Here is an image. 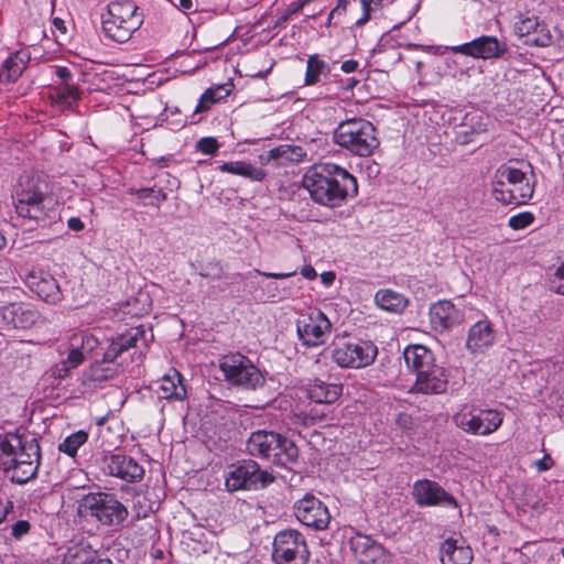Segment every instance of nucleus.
Instances as JSON below:
<instances>
[{
    "mask_svg": "<svg viewBox=\"0 0 564 564\" xmlns=\"http://www.w3.org/2000/svg\"><path fill=\"white\" fill-rule=\"evenodd\" d=\"M230 94L228 84L217 85L208 88L199 98L195 113L207 111L216 102L225 99Z\"/></svg>",
    "mask_w": 564,
    "mask_h": 564,
    "instance_id": "nucleus-37",
    "label": "nucleus"
},
{
    "mask_svg": "<svg viewBox=\"0 0 564 564\" xmlns=\"http://www.w3.org/2000/svg\"><path fill=\"white\" fill-rule=\"evenodd\" d=\"M144 336V329L141 327H131L126 333L117 334L106 339L104 347V358L96 361L88 370V378L94 382H102L112 379L118 367L116 360L123 352L129 351L137 346V343Z\"/></svg>",
    "mask_w": 564,
    "mask_h": 564,
    "instance_id": "nucleus-6",
    "label": "nucleus"
},
{
    "mask_svg": "<svg viewBox=\"0 0 564 564\" xmlns=\"http://www.w3.org/2000/svg\"><path fill=\"white\" fill-rule=\"evenodd\" d=\"M306 156V152L302 147L292 144H281L271 149L268 152V161H276L278 164L285 163H300L303 162Z\"/></svg>",
    "mask_w": 564,
    "mask_h": 564,
    "instance_id": "nucleus-35",
    "label": "nucleus"
},
{
    "mask_svg": "<svg viewBox=\"0 0 564 564\" xmlns=\"http://www.w3.org/2000/svg\"><path fill=\"white\" fill-rule=\"evenodd\" d=\"M55 75L62 80L61 84H68V80L72 78L70 70L65 66H56Z\"/></svg>",
    "mask_w": 564,
    "mask_h": 564,
    "instance_id": "nucleus-50",
    "label": "nucleus"
},
{
    "mask_svg": "<svg viewBox=\"0 0 564 564\" xmlns=\"http://www.w3.org/2000/svg\"><path fill=\"white\" fill-rule=\"evenodd\" d=\"M219 148V142L213 137H204L196 142V150L208 155L216 154Z\"/></svg>",
    "mask_w": 564,
    "mask_h": 564,
    "instance_id": "nucleus-46",
    "label": "nucleus"
},
{
    "mask_svg": "<svg viewBox=\"0 0 564 564\" xmlns=\"http://www.w3.org/2000/svg\"><path fill=\"white\" fill-rule=\"evenodd\" d=\"M447 51L470 56L476 59H498L506 55L508 45L506 42L499 41L496 36L481 35L464 44L437 46L434 53L444 54Z\"/></svg>",
    "mask_w": 564,
    "mask_h": 564,
    "instance_id": "nucleus-15",
    "label": "nucleus"
},
{
    "mask_svg": "<svg viewBox=\"0 0 564 564\" xmlns=\"http://www.w3.org/2000/svg\"><path fill=\"white\" fill-rule=\"evenodd\" d=\"M403 358L410 372L417 376L421 370L435 362L432 350L423 345H409L403 351Z\"/></svg>",
    "mask_w": 564,
    "mask_h": 564,
    "instance_id": "nucleus-31",
    "label": "nucleus"
},
{
    "mask_svg": "<svg viewBox=\"0 0 564 564\" xmlns=\"http://www.w3.org/2000/svg\"><path fill=\"white\" fill-rule=\"evenodd\" d=\"M464 319V312L451 301H438L430 307V321L432 327L437 332L449 330L462 324Z\"/></svg>",
    "mask_w": 564,
    "mask_h": 564,
    "instance_id": "nucleus-22",
    "label": "nucleus"
},
{
    "mask_svg": "<svg viewBox=\"0 0 564 564\" xmlns=\"http://www.w3.org/2000/svg\"><path fill=\"white\" fill-rule=\"evenodd\" d=\"M8 465H2L7 473L11 471L10 479L15 484H25L36 477L41 464V448L36 438L23 441L20 436V446L10 451Z\"/></svg>",
    "mask_w": 564,
    "mask_h": 564,
    "instance_id": "nucleus-11",
    "label": "nucleus"
},
{
    "mask_svg": "<svg viewBox=\"0 0 564 564\" xmlns=\"http://www.w3.org/2000/svg\"><path fill=\"white\" fill-rule=\"evenodd\" d=\"M375 302L381 310L390 313H402L408 305L401 293L390 289L379 290L375 295Z\"/></svg>",
    "mask_w": 564,
    "mask_h": 564,
    "instance_id": "nucleus-36",
    "label": "nucleus"
},
{
    "mask_svg": "<svg viewBox=\"0 0 564 564\" xmlns=\"http://www.w3.org/2000/svg\"><path fill=\"white\" fill-rule=\"evenodd\" d=\"M447 383L445 369L434 362L415 376L412 391L422 394H441L446 391Z\"/></svg>",
    "mask_w": 564,
    "mask_h": 564,
    "instance_id": "nucleus-21",
    "label": "nucleus"
},
{
    "mask_svg": "<svg viewBox=\"0 0 564 564\" xmlns=\"http://www.w3.org/2000/svg\"><path fill=\"white\" fill-rule=\"evenodd\" d=\"M31 525L26 520H19L12 524V536L20 540L22 536L29 533Z\"/></svg>",
    "mask_w": 564,
    "mask_h": 564,
    "instance_id": "nucleus-47",
    "label": "nucleus"
},
{
    "mask_svg": "<svg viewBox=\"0 0 564 564\" xmlns=\"http://www.w3.org/2000/svg\"><path fill=\"white\" fill-rule=\"evenodd\" d=\"M158 392L160 398L172 401H183L187 395L182 376L175 369H171L169 373L161 378Z\"/></svg>",
    "mask_w": 564,
    "mask_h": 564,
    "instance_id": "nucleus-29",
    "label": "nucleus"
},
{
    "mask_svg": "<svg viewBox=\"0 0 564 564\" xmlns=\"http://www.w3.org/2000/svg\"><path fill=\"white\" fill-rule=\"evenodd\" d=\"M326 354L339 368L362 369L375 362L378 347L371 340L336 337Z\"/></svg>",
    "mask_w": 564,
    "mask_h": 564,
    "instance_id": "nucleus-7",
    "label": "nucleus"
},
{
    "mask_svg": "<svg viewBox=\"0 0 564 564\" xmlns=\"http://www.w3.org/2000/svg\"><path fill=\"white\" fill-rule=\"evenodd\" d=\"M534 221V215L530 212L519 213L509 218V226L513 230H521L529 227Z\"/></svg>",
    "mask_w": 564,
    "mask_h": 564,
    "instance_id": "nucleus-45",
    "label": "nucleus"
},
{
    "mask_svg": "<svg viewBox=\"0 0 564 564\" xmlns=\"http://www.w3.org/2000/svg\"><path fill=\"white\" fill-rule=\"evenodd\" d=\"M453 420L466 433L486 436L496 432L503 422V414L496 409H481L465 404Z\"/></svg>",
    "mask_w": 564,
    "mask_h": 564,
    "instance_id": "nucleus-12",
    "label": "nucleus"
},
{
    "mask_svg": "<svg viewBox=\"0 0 564 564\" xmlns=\"http://www.w3.org/2000/svg\"><path fill=\"white\" fill-rule=\"evenodd\" d=\"M84 564H113L109 558H93Z\"/></svg>",
    "mask_w": 564,
    "mask_h": 564,
    "instance_id": "nucleus-59",
    "label": "nucleus"
},
{
    "mask_svg": "<svg viewBox=\"0 0 564 564\" xmlns=\"http://www.w3.org/2000/svg\"><path fill=\"white\" fill-rule=\"evenodd\" d=\"M358 66H359V62L358 61H356V59H347V61L341 63L340 69L344 73H346V74H350V73L356 72Z\"/></svg>",
    "mask_w": 564,
    "mask_h": 564,
    "instance_id": "nucleus-51",
    "label": "nucleus"
},
{
    "mask_svg": "<svg viewBox=\"0 0 564 564\" xmlns=\"http://www.w3.org/2000/svg\"><path fill=\"white\" fill-rule=\"evenodd\" d=\"M178 6L184 11H191L193 10L194 3L193 0H178Z\"/></svg>",
    "mask_w": 564,
    "mask_h": 564,
    "instance_id": "nucleus-57",
    "label": "nucleus"
},
{
    "mask_svg": "<svg viewBox=\"0 0 564 564\" xmlns=\"http://www.w3.org/2000/svg\"><path fill=\"white\" fill-rule=\"evenodd\" d=\"M223 173H229L248 178L251 182H262L267 172L247 161L224 162L217 167Z\"/></svg>",
    "mask_w": 564,
    "mask_h": 564,
    "instance_id": "nucleus-32",
    "label": "nucleus"
},
{
    "mask_svg": "<svg viewBox=\"0 0 564 564\" xmlns=\"http://www.w3.org/2000/svg\"><path fill=\"white\" fill-rule=\"evenodd\" d=\"M304 7L305 4L302 0H294L288 6L285 11L292 17L293 14L299 13Z\"/></svg>",
    "mask_w": 564,
    "mask_h": 564,
    "instance_id": "nucleus-53",
    "label": "nucleus"
},
{
    "mask_svg": "<svg viewBox=\"0 0 564 564\" xmlns=\"http://www.w3.org/2000/svg\"><path fill=\"white\" fill-rule=\"evenodd\" d=\"M131 511L132 522L147 519L154 511V501H152L145 495L135 494L132 498Z\"/></svg>",
    "mask_w": 564,
    "mask_h": 564,
    "instance_id": "nucleus-40",
    "label": "nucleus"
},
{
    "mask_svg": "<svg viewBox=\"0 0 564 564\" xmlns=\"http://www.w3.org/2000/svg\"><path fill=\"white\" fill-rule=\"evenodd\" d=\"M333 139L337 145L358 156H370L380 144L375 126L364 118L339 122Z\"/></svg>",
    "mask_w": 564,
    "mask_h": 564,
    "instance_id": "nucleus-4",
    "label": "nucleus"
},
{
    "mask_svg": "<svg viewBox=\"0 0 564 564\" xmlns=\"http://www.w3.org/2000/svg\"><path fill=\"white\" fill-rule=\"evenodd\" d=\"M308 557L310 551L302 533L294 529L276 533L272 551L275 564H306Z\"/></svg>",
    "mask_w": 564,
    "mask_h": 564,
    "instance_id": "nucleus-13",
    "label": "nucleus"
},
{
    "mask_svg": "<svg viewBox=\"0 0 564 564\" xmlns=\"http://www.w3.org/2000/svg\"><path fill=\"white\" fill-rule=\"evenodd\" d=\"M343 392V386L337 383H328L323 380L316 379L310 384L307 394L308 398L316 403H334L338 400Z\"/></svg>",
    "mask_w": 564,
    "mask_h": 564,
    "instance_id": "nucleus-33",
    "label": "nucleus"
},
{
    "mask_svg": "<svg viewBox=\"0 0 564 564\" xmlns=\"http://www.w3.org/2000/svg\"><path fill=\"white\" fill-rule=\"evenodd\" d=\"M333 19H334V18H330V13H329V14H328V18H327V25H329V24L332 23V20H333Z\"/></svg>",
    "mask_w": 564,
    "mask_h": 564,
    "instance_id": "nucleus-63",
    "label": "nucleus"
},
{
    "mask_svg": "<svg viewBox=\"0 0 564 564\" xmlns=\"http://www.w3.org/2000/svg\"><path fill=\"white\" fill-rule=\"evenodd\" d=\"M556 293L564 295V283L560 284L556 290Z\"/></svg>",
    "mask_w": 564,
    "mask_h": 564,
    "instance_id": "nucleus-62",
    "label": "nucleus"
},
{
    "mask_svg": "<svg viewBox=\"0 0 564 564\" xmlns=\"http://www.w3.org/2000/svg\"><path fill=\"white\" fill-rule=\"evenodd\" d=\"M256 272L260 275H263L265 278L270 279H286L289 276H292L295 274V272H289V273H273V272H261L259 270H256Z\"/></svg>",
    "mask_w": 564,
    "mask_h": 564,
    "instance_id": "nucleus-54",
    "label": "nucleus"
},
{
    "mask_svg": "<svg viewBox=\"0 0 564 564\" xmlns=\"http://www.w3.org/2000/svg\"><path fill=\"white\" fill-rule=\"evenodd\" d=\"M327 61L319 54H310L306 59V69L304 76L305 86H314L321 82V77L328 76L332 66L339 63V58L333 54L326 56Z\"/></svg>",
    "mask_w": 564,
    "mask_h": 564,
    "instance_id": "nucleus-28",
    "label": "nucleus"
},
{
    "mask_svg": "<svg viewBox=\"0 0 564 564\" xmlns=\"http://www.w3.org/2000/svg\"><path fill=\"white\" fill-rule=\"evenodd\" d=\"M87 440L88 433L84 430H79L66 436L58 445V451L69 457H75L78 449L87 442Z\"/></svg>",
    "mask_w": 564,
    "mask_h": 564,
    "instance_id": "nucleus-41",
    "label": "nucleus"
},
{
    "mask_svg": "<svg viewBox=\"0 0 564 564\" xmlns=\"http://www.w3.org/2000/svg\"><path fill=\"white\" fill-rule=\"evenodd\" d=\"M302 275L306 279H315L316 278V271L314 270L313 267L311 265H307V267H304L301 271Z\"/></svg>",
    "mask_w": 564,
    "mask_h": 564,
    "instance_id": "nucleus-55",
    "label": "nucleus"
},
{
    "mask_svg": "<svg viewBox=\"0 0 564 564\" xmlns=\"http://www.w3.org/2000/svg\"><path fill=\"white\" fill-rule=\"evenodd\" d=\"M53 24H54V26H55L57 30H59V31H62V32H66V26H65V23H64V21H63L62 19H59V18H55V19L53 20Z\"/></svg>",
    "mask_w": 564,
    "mask_h": 564,
    "instance_id": "nucleus-58",
    "label": "nucleus"
},
{
    "mask_svg": "<svg viewBox=\"0 0 564 564\" xmlns=\"http://www.w3.org/2000/svg\"><path fill=\"white\" fill-rule=\"evenodd\" d=\"M350 549L361 564H375L384 556V547L370 536L356 533L350 539Z\"/></svg>",
    "mask_w": 564,
    "mask_h": 564,
    "instance_id": "nucleus-27",
    "label": "nucleus"
},
{
    "mask_svg": "<svg viewBox=\"0 0 564 564\" xmlns=\"http://www.w3.org/2000/svg\"><path fill=\"white\" fill-rule=\"evenodd\" d=\"M82 364V356L76 350H69L66 359L56 364L52 369L55 378H65L72 369L77 368Z\"/></svg>",
    "mask_w": 564,
    "mask_h": 564,
    "instance_id": "nucleus-43",
    "label": "nucleus"
},
{
    "mask_svg": "<svg viewBox=\"0 0 564 564\" xmlns=\"http://www.w3.org/2000/svg\"><path fill=\"white\" fill-rule=\"evenodd\" d=\"M101 469L108 476L127 482H138L143 479L144 468L134 458L124 454H107L101 458Z\"/></svg>",
    "mask_w": 564,
    "mask_h": 564,
    "instance_id": "nucleus-19",
    "label": "nucleus"
},
{
    "mask_svg": "<svg viewBox=\"0 0 564 564\" xmlns=\"http://www.w3.org/2000/svg\"><path fill=\"white\" fill-rule=\"evenodd\" d=\"M247 451L251 456L283 467L295 463L299 457V448L293 441L267 430H258L250 434Z\"/></svg>",
    "mask_w": 564,
    "mask_h": 564,
    "instance_id": "nucleus-3",
    "label": "nucleus"
},
{
    "mask_svg": "<svg viewBox=\"0 0 564 564\" xmlns=\"http://www.w3.org/2000/svg\"><path fill=\"white\" fill-rule=\"evenodd\" d=\"M15 210L22 218L51 224L58 217V204L48 195L47 183L39 176H23L15 191Z\"/></svg>",
    "mask_w": 564,
    "mask_h": 564,
    "instance_id": "nucleus-2",
    "label": "nucleus"
},
{
    "mask_svg": "<svg viewBox=\"0 0 564 564\" xmlns=\"http://www.w3.org/2000/svg\"><path fill=\"white\" fill-rule=\"evenodd\" d=\"M294 514L302 524L315 530L327 529L330 521L328 508L311 494L294 503Z\"/></svg>",
    "mask_w": 564,
    "mask_h": 564,
    "instance_id": "nucleus-18",
    "label": "nucleus"
},
{
    "mask_svg": "<svg viewBox=\"0 0 564 564\" xmlns=\"http://www.w3.org/2000/svg\"><path fill=\"white\" fill-rule=\"evenodd\" d=\"M129 193L142 200L144 206L160 207L167 199L166 193L155 187L130 188Z\"/></svg>",
    "mask_w": 564,
    "mask_h": 564,
    "instance_id": "nucleus-39",
    "label": "nucleus"
},
{
    "mask_svg": "<svg viewBox=\"0 0 564 564\" xmlns=\"http://www.w3.org/2000/svg\"><path fill=\"white\" fill-rule=\"evenodd\" d=\"M413 499L420 507L458 508L456 498L447 492L438 482L419 479L413 484Z\"/></svg>",
    "mask_w": 564,
    "mask_h": 564,
    "instance_id": "nucleus-17",
    "label": "nucleus"
},
{
    "mask_svg": "<svg viewBox=\"0 0 564 564\" xmlns=\"http://www.w3.org/2000/svg\"><path fill=\"white\" fill-rule=\"evenodd\" d=\"M302 184L314 203L328 208L341 206L347 197L358 193L356 177L333 163L311 167L304 174Z\"/></svg>",
    "mask_w": 564,
    "mask_h": 564,
    "instance_id": "nucleus-1",
    "label": "nucleus"
},
{
    "mask_svg": "<svg viewBox=\"0 0 564 564\" xmlns=\"http://www.w3.org/2000/svg\"><path fill=\"white\" fill-rule=\"evenodd\" d=\"M362 15L356 21V26H364L370 19L373 12L382 8V0H361Z\"/></svg>",
    "mask_w": 564,
    "mask_h": 564,
    "instance_id": "nucleus-44",
    "label": "nucleus"
},
{
    "mask_svg": "<svg viewBox=\"0 0 564 564\" xmlns=\"http://www.w3.org/2000/svg\"><path fill=\"white\" fill-rule=\"evenodd\" d=\"M555 276L560 280H564V260L561 262V264L555 270Z\"/></svg>",
    "mask_w": 564,
    "mask_h": 564,
    "instance_id": "nucleus-60",
    "label": "nucleus"
},
{
    "mask_svg": "<svg viewBox=\"0 0 564 564\" xmlns=\"http://www.w3.org/2000/svg\"><path fill=\"white\" fill-rule=\"evenodd\" d=\"M52 105L59 109H70L80 98L78 88L69 84H59L48 91Z\"/></svg>",
    "mask_w": 564,
    "mask_h": 564,
    "instance_id": "nucleus-34",
    "label": "nucleus"
},
{
    "mask_svg": "<svg viewBox=\"0 0 564 564\" xmlns=\"http://www.w3.org/2000/svg\"><path fill=\"white\" fill-rule=\"evenodd\" d=\"M533 192V185L520 169L501 165L496 171L492 195L497 200L506 205H521L532 197Z\"/></svg>",
    "mask_w": 564,
    "mask_h": 564,
    "instance_id": "nucleus-9",
    "label": "nucleus"
},
{
    "mask_svg": "<svg viewBox=\"0 0 564 564\" xmlns=\"http://www.w3.org/2000/svg\"><path fill=\"white\" fill-rule=\"evenodd\" d=\"M474 553L462 538H447L441 543L440 560L442 564H470Z\"/></svg>",
    "mask_w": 564,
    "mask_h": 564,
    "instance_id": "nucleus-26",
    "label": "nucleus"
},
{
    "mask_svg": "<svg viewBox=\"0 0 564 564\" xmlns=\"http://www.w3.org/2000/svg\"><path fill=\"white\" fill-rule=\"evenodd\" d=\"M25 284L31 292L47 304L55 305L65 299L59 283L48 271L32 270L25 276Z\"/></svg>",
    "mask_w": 564,
    "mask_h": 564,
    "instance_id": "nucleus-20",
    "label": "nucleus"
},
{
    "mask_svg": "<svg viewBox=\"0 0 564 564\" xmlns=\"http://www.w3.org/2000/svg\"><path fill=\"white\" fill-rule=\"evenodd\" d=\"M291 18V15L285 11L283 14H281L278 20L275 21L273 28H278V26H282L284 25L289 19Z\"/></svg>",
    "mask_w": 564,
    "mask_h": 564,
    "instance_id": "nucleus-56",
    "label": "nucleus"
},
{
    "mask_svg": "<svg viewBox=\"0 0 564 564\" xmlns=\"http://www.w3.org/2000/svg\"><path fill=\"white\" fill-rule=\"evenodd\" d=\"M82 507L100 525L113 530L122 528L129 517L128 507L111 492H89L84 496Z\"/></svg>",
    "mask_w": 564,
    "mask_h": 564,
    "instance_id": "nucleus-8",
    "label": "nucleus"
},
{
    "mask_svg": "<svg viewBox=\"0 0 564 564\" xmlns=\"http://www.w3.org/2000/svg\"><path fill=\"white\" fill-rule=\"evenodd\" d=\"M0 316L8 327L14 329H29L41 317L37 310L23 303H10L2 306Z\"/></svg>",
    "mask_w": 564,
    "mask_h": 564,
    "instance_id": "nucleus-23",
    "label": "nucleus"
},
{
    "mask_svg": "<svg viewBox=\"0 0 564 564\" xmlns=\"http://www.w3.org/2000/svg\"><path fill=\"white\" fill-rule=\"evenodd\" d=\"M30 62L28 52L18 51L8 55L0 67V82L14 83L26 69Z\"/></svg>",
    "mask_w": 564,
    "mask_h": 564,
    "instance_id": "nucleus-30",
    "label": "nucleus"
},
{
    "mask_svg": "<svg viewBox=\"0 0 564 564\" xmlns=\"http://www.w3.org/2000/svg\"><path fill=\"white\" fill-rule=\"evenodd\" d=\"M13 508L14 506L11 500L0 501V524L7 519L9 513L13 512Z\"/></svg>",
    "mask_w": 564,
    "mask_h": 564,
    "instance_id": "nucleus-48",
    "label": "nucleus"
},
{
    "mask_svg": "<svg viewBox=\"0 0 564 564\" xmlns=\"http://www.w3.org/2000/svg\"><path fill=\"white\" fill-rule=\"evenodd\" d=\"M67 227L73 231H82L85 228L84 223L78 217H70L67 220Z\"/></svg>",
    "mask_w": 564,
    "mask_h": 564,
    "instance_id": "nucleus-52",
    "label": "nucleus"
},
{
    "mask_svg": "<svg viewBox=\"0 0 564 564\" xmlns=\"http://www.w3.org/2000/svg\"><path fill=\"white\" fill-rule=\"evenodd\" d=\"M143 20V13L133 1L118 0L108 4L101 24L107 37L118 43H126L141 28Z\"/></svg>",
    "mask_w": 564,
    "mask_h": 564,
    "instance_id": "nucleus-5",
    "label": "nucleus"
},
{
    "mask_svg": "<svg viewBox=\"0 0 564 564\" xmlns=\"http://www.w3.org/2000/svg\"><path fill=\"white\" fill-rule=\"evenodd\" d=\"M332 330V323L322 311H313L302 315L296 322V332L300 340L307 347L323 345Z\"/></svg>",
    "mask_w": 564,
    "mask_h": 564,
    "instance_id": "nucleus-16",
    "label": "nucleus"
},
{
    "mask_svg": "<svg viewBox=\"0 0 564 564\" xmlns=\"http://www.w3.org/2000/svg\"><path fill=\"white\" fill-rule=\"evenodd\" d=\"M199 274H200L202 276H204V278H208V276H210V274H209L208 272H204V271H203V272H200ZM212 278H213V279H219V278H220V269H218V273H216V274L212 275Z\"/></svg>",
    "mask_w": 564,
    "mask_h": 564,
    "instance_id": "nucleus-61",
    "label": "nucleus"
},
{
    "mask_svg": "<svg viewBox=\"0 0 564 564\" xmlns=\"http://www.w3.org/2000/svg\"><path fill=\"white\" fill-rule=\"evenodd\" d=\"M69 350H76L82 356V362L86 355L93 352L99 345V339L89 332H80L70 337Z\"/></svg>",
    "mask_w": 564,
    "mask_h": 564,
    "instance_id": "nucleus-38",
    "label": "nucleus"
},
{
    "mask_svg": "<svg viewBox=\"0 0 564 564\" xmlns=\"http://www.w3.org/2000/svg\"><path fill=\"white\" fill-rule=\"evenodd\" d=\"M514 33L519 37L528 36L525 43L541 47L550 45L552 41L550 32L534 15H520L519 20L514 23Z\"/></svg>",
    "mask_w": 564,
    "mask_h": 564,
    "instance_id": "nucleus-25",
    "label": "nucleus"
},
{
    "mask_svg": "<svg viewBox=\"0 0 564 564\" xmlns=\"http://www.w3.org/2000/svg\"><path fill=\"white\" fill-rule=\"evenodd\" d=\"M219 368L225 380L231 386L249 391L264 386L263 372L251 359L240 352L224 356L219 361Z\"/></svg>",
    "mask_w": 564,
    "mask_h": 564,
    "instance_id": "nucleus-10",
    "label": "nucleus"
},
{
    "mask_svg": "<svg viewBox=\"0 0 564 564\" xmlns=\"http://www.w3.org/2000/svg\"><path fill=\"white\" fill-rule=\"evenodd\" d=\"M553 466V459L550 455H545L543 458L535 462V467L539 471H546Z\"/></svg>",
    "mask_w": 564,
    "mask_h": 564,
    "instance_id": "nucleus-49",
    "label": "nucleus"
},
{
    "mask_svg": "<svg viewBox=\"0 0 564 564\" xmlns=\"http://www.w3.org/2000/svg\"><path fill=\"white\" fill-rule=\"evenodd\" d=\"M496 341V330L488 318L473 324L467 334L466 348L471 354H484Z\"/></svg>",
    "mask_w": 564,
    "mask_h": 564,
    "instance_id": "nucleus-24",
    "label": "nucleus"
},
{
    "mask_svg": "<svg viewBox=\"0 0 564 564\" xmlns=\"http://www.w3.org/2000/svg\"><path fill=\"white\" fill-rule=\"evenodd\" d=\"M20 446V435L0 432V468L11 462L10 451Z\"/></svg>",
    "mask_w": 564,
    "mask_h": 564,
    "instance_id": "nucleus-42",
    "label": "nucleus"
},
{
    "mask_svg": "<svg viewBox=\"0 0 564 564\" xmlns=\"http://www.w3.org/2000/svg\"><path fill=\"white\" fill-rule=\"evenodd\" d=\"M273 481V477L261 470L252 459H246L232 465L227 473L225 485L229 491L257 490Z\"/></svg>",
    "mask_w": 564,
    "mask_h": 564,
    "instance_id": "nucleus-14",
    "label": "nucleus"
}]
</instances>
